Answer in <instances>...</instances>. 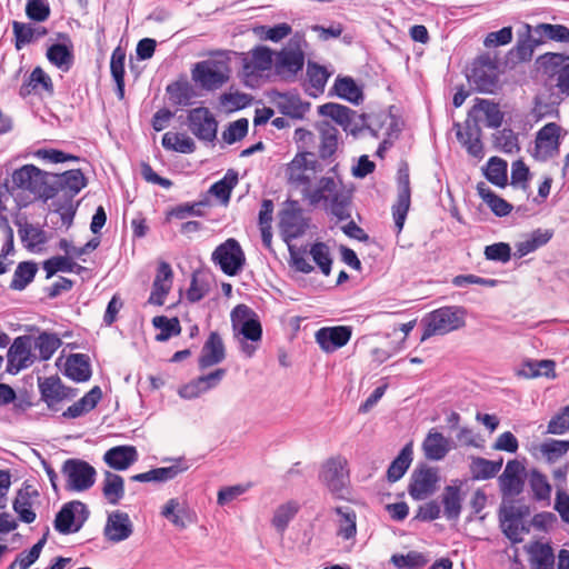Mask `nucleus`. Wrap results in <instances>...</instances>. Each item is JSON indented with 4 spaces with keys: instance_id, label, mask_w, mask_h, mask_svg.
Segmentation results:
<instances>
[{
    "instance_id": "aec40b11",
    "label": "nucleus",
    "mask_w": 569,
    "mask_h": 569,
    "mask_svg": "<svg viewBox=\"0 0 569 569\" xmlns=\"http://www.w3.org/2000/svg\"><path fill=\"white\" fill-rule=\"evenodd\" d=\"M438 480L435 469L418 468L411 475L408 492L413 500H422L435 491Z\"/></svg>"
},
{
    "instance_id": "4c0bfd02",
    "label": "nucleus",
    "mask_w": 569,
    "mask_h": 569,
    "mask_svg": "<svg viewBox=\"0 0 569 569\" xmlns=\"http://www.w3.org/2000/svg\"><path fill=\"white\" fill-rule=\"evenodd\" d=\"M422 449L428 459L439 461L449 452L450 446L442 433L431 429L423 440Z\"/></svg>"
},
{
    "instance_id": "79ce46f5",
    "label": "nucleus",
    "mask_w": 569,
    "mask_h": 569,
    "mask_svg": "<svg viewBox=\"0 0 569 569\" xmlns=\"http://www.w3.org/2000/svg\"><path fill=\"white\" fill-rule=\"evenodd\" d=\"M38 272V264L32 260L18 263L9 288L16 291L24 290L33 280Z\"/></svg>"
},
{
    "instance_id": "3c124183",
    "label": "nucleus",
    "mask_w": 569,
    "mask_h": 569,
    "mask_svg": "<svg viewBox=\"0 0 569 569\" xmlns=\"http://www.w3.org/2000/svg\"><path fill=\"white\" fill-rule=\"evenodd\" d=\"M162 147L166 150H171L184 154L193 153L196 151L194 141L184 133L166 132L162 137Z\"/></svg>"
},
{
    "instance_id": "a19ab883",
    "label": "nucleus",
    "mask_w": 569,
    "mask_h": 569,
    "mask_svg": "<svg viewBox=\"0 0 569 569\" xmlns=\"http://www.w3.org/2000/svg\"><path fill=\"white\" fill-rule=\"evenodd\" d=\"M538 63L548 78L559 79L569 61V56L558 52H547L538 58Z\"/></svg>"
},
{
    "instance_id": "dca6fc26",
    "label": "nucleus",
    "mask_w": 569,
    "mask_h": 569,
    "mask_svg": "<svg viewBox=\"0 0 569 569\" xmlns=\"http://www.w3.org/2000/svg\"><path fill=\"white\" fill-rule=\"evenodd\" d=\"M50 186L53 198L62 193L59 200H72L87 186V178L80 169L67 170L62 173L50 172Z\"/></svg>"
},
{
    "instance_id": "13d9d810",
    "label": "nucleus",
    "mask_w": 569,
    "mask_h": 569,
    "mask_svg": "<svg viewBox=\"0 0 569 569\" xmlns=\"http://www.w3.org/2000/svg\"><path fill=\"white\" fill-rule=\"evenodd\" d=\"M62 341L57 333L41 332L34 340V348L39 350L42 361L49 360L61 346Z\"/></svg>"
},
{
    "instance_id": "4d7b16f0",
    "label": "nucleus",
    "mask_w": 569,
    "mask_h": 569,
    "mask_svg": "<svg viewBox=\"0 0 569 569\" xmlns=\"http://www.w3.org/2000/svg\"><path fill=\"white\" fill-rule=\"evenodd\" d=\"M508 163L499 157H491L485 170V177L489 182L497 187H505L508 182L507 177Z\"/></svg>"
},
{
    "instance_id": "4be33fe9",
    "label": "nucleus",
    "mask_w": 569,
    "mask_h": 569,
    "mask_svg": "<svg viewBox=\"0 0 569 569\" xmlns=\"http://www.w3.org/2000/svg\"><path fill=\"white\" fill-rule=\"evenodd\" d=\"M38 497L39 491L28 481H24L21 488L17 491V496L12 502V508L18 515L20 521L24 523H32L36 520L37 515L32 510V499Z\"/></svg>"
},
{
    "instance_id": "9b49d317",
    "label": "nucleus",
    "mask_w": 569,
    "mask_h": 569,
    "mask_svg": "<svg viewBox=\"0 0 569 569\" xmlns=\"http://www.w3.org/2000/svg\"><path fill=\"white\" fill-rule=\"evenodd\" d=\"M397 201L392 206V218L397 234H399L403 229L411 204L409 164L406 161H401L397 170Z\"/></svg>"
},
{
    "instance_id": "7ed1b4c3",
    "label": "nucleus",
    "mask_w": 569,
    "mask_h": 569,
    "mask_svg": "<svg viewBox=\"0 0 569 569\" xmlns=\"http://www.w3.org/2000/svg\"><path fill=\"white\" fill-rule=\"evenodd\" d=\"M16 190L29 191L36 198L47 201L53 198L54 189L50 186V172L34 164H24L13 171L11 184L6 180L3 188L0 189V196L13 194Z\"/></svg>"
},
{
    "instance_id": "423d86ee",
    "label": "nucleus",
    "mask_w": 569,
    "mask_h": 569,
    "mask_svg": "<svg viewBox=\"0 0 569 569\" xmlns=\"http://www.w3.org/2000/svg\"><path fill=\"white\" fill-rule=\"evenodd\" d=\"M530 516V508L526 505L516 506L513 502L499 507L498 519L501 532L510 540L511 543H520L523 535L530 532V525L527 518Z\"/></svg>"
},
{
    "instance_id": "20e7f679",
    "label": "nucleus",
    "mask_w": 569,
    "mask_h": 569,
    "mask_svg": "<svg viewBox=\"0 0 569 569\" xmlns=\"http://www.w3.org/2000/svg\"><path fill=\"white\" fill-rule=\"evenodd\" d=\"M351 192L338 173V164L332 166L327 176L322 177V202L327 212L338 221L351 218Z\"/></svg>"
},
{
    "instance_id": "473e14b6",
    "label": "nucleus",
    "mask_w": 569,
    "mask_h": 569,
    "mask_svg": "<svg viewBox=\"0 0 569 569\" xmlns=\"http://www.w3.org/2000/svg\"><path fill=\"white\" fill-rule=\"evenodd\" d=\"M480 136L481 129L478 123L476 121L470 123L469 120L466 121L463 131L459 130L457 132V139L466 148L467 152L477 159L483 158V146Z\"/></svg>"
},
{
    "instance_id": "09e8293b",
    "label": "nucleus",
    "mask_w": 569,
    "mask_h": 569,
    "mask_svg": "<svg viewBox=\"0 0 569 569\" xmlns=\"http://www.w3.org/2000/svg\"><path fill=\"white\" fill-rule=\"evenodd\" d=\"M102 493L111 505H118L124 496V481L120 475L111 471L104 472Z\"/></svg>"
},
{
    "instance_id": "a18cd8bd",
    "label": "nucleus",
    "mask_w": 569,
    "mask_h": 569,
    "mask_svg": "<svg viewBox=\"0 0 569 569\" xmlns=\"http://www.w3.org/2000/svg\"><path fill=\"white\" fill-rule=\"evenodd\" d=\"M335 512L338 515L337 535L345 540L355 538L357 533V515L350 507H336Z\"/></svg>"
},
{
    "instance_id": "ddd939ff",
    "label": "nucleus",
    "mask_w": 569,
    "mask_h": 569,
    "mask_svg": "<svg viewBox=\"0 0 569 569\" xmlns=\"http://www.w3.org/2000/svg\"><path fill=\"white\" fill-rule=\"evenodd\" d=\"M561 144V127L556 122H549L538 130L535 139L533 158L547 161L559 154Z\"/></svg>"
},
{
    "instance_id": "e433bc0d",
    "label": "nucleus",
    "mask_w": 569,
    "mask_h": 569,
    "mask_svg": "<svg viewBox=\"0 0 569 569\" xmlns=\"http://www.w3.org/2000/svg\"><path fill=\"white\" fill-rule=\"evenodd\" d=\"M529 563L532 569H553L555 555L549 543L535 541L527 547Z\"/></svg>"
},
{
    "instance_id": "338daca9",
    "label": "nucleus",
    "mask_w": 569,
    "mask_h": 569,
    "mask_svg": "<svg viewBox=\"0 0 569 569\" xmlns=\"http://www.w3.org/2000/svg\"><path fill=\"white\" fill-rule=\"evenodd\" d=\"M179 508V501L176 498H171L167 501V503L163 506L161 515L169 519L176 527L180 529H184L187 527L186 518L188 520L189 516L186 511V509Z\"/></svg>"
},
{
    "instance_id": "2eb2a0df",
    "label": "nucleus",
    "mask_w": 569,
    "mask_h": 569,
    "mask_svg": "<svg viewBox=\"0 0 569 569\" xmlns=\"http://www.w3.org/2000/svg\"><path fill=\"white\" fill-rule=\"evenodd\" d=\"M188 127L192 134L203 142L217 139L218 121L207 107H198L188 112Z\"/></svg>"
},
{
    "instance_id": "4468645a",
    "label": "nucleus",
    "mask_w": 569,
    "mask_h": 569,
    "mask_svg": "<svg viewBox=\"0 0 569 569\" xmlns=\"http://www.w3.org/2000/svg\"><path fill=\"white\" fill-rule=\"evenodd\" d=\"M279 228L287 244L305 233L308 221L303 218L298 201H288L287 206L279 212Z\"/></svg>"
},
{
    "instance_id": "c756f323",
    "label": "nucleus",
    "mask_w": 569,
    "mask_h": 569,
    "mask_svg": "<svg viewBox=\"0 0 569 569\" xmlns=\"http://www.w3.org/2000/svg\"><path fill=\"white\" fill-rule=\"evenodd\" d=\"M63 375L76 382L88 381L92 375L89 356L71 353L66 360Z\"/></svg>"
},
{
    "instance_id": "39448f33",
    "label": "nucleus",
    "mask_w": 569,
    "mask_h": 569,
    "mask_svg": "<svg viewBox=\"0 0 569 569\" xmlns=\"http://www.w3.org/2000/svg\"><path fill=\"white\" fill-rule=\"evenodd\" d=\"M466 311L462 307L446 306L428 312L421 320L425 341L432 336H442L465 326Z\"/></svg>"
},
{
    "instance_id": "de8ad7c7",
    "label": "nucleus",
    "mask_w": 569,
    "mask_h": 569,
    "mask_svg": "<svg viewBox=\"0 0 569 569\" xmlns=\"http://www.w3.org/2000/svg\"><path fill=\"white\" fill-rule=\"evenodd\" d=\"M412 448L411 445H406L399 455L391 461L387 470V479L389 482L400 480L412 462Z\"/></svg>"
},
{
    "instance_id": "a878e982",
    "label": "nucleus",
    "mask_w": 569,
    "mask_h": 569,
    "mask_svg": "<svg viewBox=\"0 0 569 569\" xmlns=\"http://www.w3.org/2000/svg\"><path fill=\"white\" fill-rule=\"evenodd\" d=\"M38 388L41 400L47 405L48 409L57 411L58 405L63 400V392L67 390L58 376L38 378Z\"/></svg>"
},
{
    "instance_id": "774afa93",
    "label": "nucleus",
    "mask_w": 569,
    "mask_h": 569,
    "mask_svg": "<svg viewBox=\"0 0 569 569\" xmlns=\"http://www.w3.org/2000/svg\"><path fill=\"white\" fill-rule=\"evenodd\" d=\"M76 262L67 256H54L42 263L43 270L47 272L46 278L50 279L57 272H73Z\"/></svg>"
},
{
    "instance_id": "5701e85b",
    "label": "nucleus",
    "mask_w": 569,
    "mask_h": 569,
    "mask_svg": "<svg viewBox=\"0 0 569 569\" xmlns=\"http://www.w3.org/2000/svg\"><path fill=\"white\" fill-rule=\"evenodd\" d=\"M303 63L305 56L300 49H283L277 53L274 60L276 74L281 76L286 80L293 79L302 70Z\"/></svg>"
},
{
    "instance_id": "052dcab7",
    "label": "nucleus",
    "mask_w": 569,
    "mask_h": 569,
    "mask_svg": "<svg viewBox=\"0 0 569 569\" xmlns=\"http://www.w3.org/2000/svg\"><path fill=\"white\" fill-rule=\"evenodd\" d=\"M338 134L339 131L335 127L322 120V167L326 164V160L330 159L338 149ZM330 163L331 161L328 164Z\"/></svg>"
},
{
    "instance_id": "c85d7f7f",
    "label": "nucleus",
    "mask_w": 569,
    "mask_h": 569,
    "mask_svg": "<svg viewBox=\"0 0 569 569\" xmlns=\"http://www.w3.org/2000/svg\"><path fill=\"white\" fill-rule=\"evenodd\" d=\"M352 327L332 326L322 327V351L332 353L345 347L351 339Z\"/></svg>"
},
{
    "instance_id": "7c9ffc66",
    "label": "nucleus",
    "mask_w": 569,
    "mask_h": 569,
    "mask_svg": "<svg viewBox=\"0 0 569 569\" xmlns=\"http://www.w3.org/2000/svg\"><path fill=\"white\" fill-rule=\"evenodd\" d=\"M103 460L114 470H126L138 460V451L133 446H116L106 451Z\"/></svg>"
},
{
    "instance_id": "6e6552de",
    "label": "nucleus",
    "mask_w": 569,
    "mask_h": 569,
    "mask_svg": "<svg viewBox=\"0 0 569 569\" xmlns=\"http://www.w3.org/2000/svg\"><path fill=\"white\" fill-rule=\"evenodd\" d=\"M325 479L327 488L335 499H350L351 488L346 458L341 456L330 458L326 463Z\"/></svg>"
},
{
    "instance_id": "393cba45",
    "label": "nucleus",
    "mask_w": 569,
    "mask_h": 569,
    "mask_svg": "<svg viewBox=\"0 0 569 569\" xmlns=\"http://www.w3.org/2000/svg\"><path fill=\"white\" fill-rule=\"evenodd\" d=\"M226 358V348L221 336L217 331H211L203 343L201 355L198 359L200 369H207L211 366L222 362Z\"/></svg>"
},
{
    "instance_id": "412c9836",
    "label": "nucleus",
    "mask_w": 569,
    "mask_h": 569,
    "mask_svg": "<svg viewBox=\"0 0 569 569\" xmlns=\"http://www.w3.org/2000/svg\"><path fill=\"white\" fill-rule=\"evenodd\" d=\"M57 38L61 40L62 43L51 44L46 56L50 63L67 72L71 69L74 60L73 44L68 33L59 32Z\"/></svg>"
},
{
    "instance_id": "5fc2aeb1",
    "label": "nucleus",
    "mask_w": 569,
    "mask_h": 569,
    "mask_svg": "<svg viewBox=\"0 0 569 569\" xmlns=\"http://www.w3.org/2000/svg\"><path fill=\"white\" fill-rule=\"evenodd\" d=\"M529 486L532 491V497L537 501H549L551 497L552 487L548 481L546 475L538 469H531L529 472Z\"/></svg>"
},
{
    "instance_id": "72a5a7b5",
    "label": "nucleus",
    "mask_w": 569,
    "mask_h": 569,
    "mask_svg": "<svg viewBox=\"0 0 569 569\" xmlns=\"http://www.w3.org/2000/svg\"><path fill=\"white\" fill-rule=\"evenodd\" d=\"M41 88L49 96H53V82L48 73L41 67H36L27 80L23 81L19 89V96L26 98Z\"/></svg>"
},
{
    "instance_id": "0e129e2a",
    "label": "nucleus",
    "mask_w": 569,
    "mask_h": 569,
    "mask_svg": "<svg viewBox=\"0 0 569 569\" xmlns=\"http://www.w3.org/2000/svg\"><path fill=\"white\" fill-rule=\"evenodd\" d=\"M569 451V440L548 439L540 445V452L548 463H555Z\"/></svg>"
},
{
    "instance_id": "f3484780",
    "label": "nucleus",
    "mask_w": 569,
    "mask_h": 569,
    "mask_svg": "<svg viewBox=\"0 0 569 569\" xmlns=\"http://www.w3.org/2000/svg\"><path fill=\"white\" fill-rule=\"evenodd\" d=\"M31 349V336L17 337L7 352L6 371L10 375H17L22 369L30 367L36 360V356L32 353Z\"/></svg>"
},
{
    "instance_id": "864d4df0",
    "label": "nucleus",
    "mask_w": 569,
    "mask_h": 569,
    "mask_svg": "<svg viewBox=\"0 0 569 569\" xmlns=\"http://www.w3.org/2000/svg\"><path fill=\"white\" fill-rule=\"evenodd\" d=\"M152 326L160 330L154 337L158 342H164L171 337L181 333V325L177 317L168 318L166 316H157L152 319Z\"/></svg>"
},
{
    "instance_id": "603ef678",
    "label": "nucleus",
    "mask_w": 569,
    "mask_h": 569,
    "mask_svg": "<svg viewBox=\"0 0 569 569\" xmlns=\"http://www.w3.org/2000/svg\"><path fill=\"white\" fill-rule=\"evenodd\" d=\"M473 111H482L486 116V124L489 128L497 129L503 121V113L499 106L486 99H476V104L469 111L468 116L471 117Z\"/></svg>"
},
{
    "instance_id": "c03bdc74",
    "label": "nucleus",
    "mask_w": 569,
    "mask_h": 569,
    "mask_svg": "<svg viewBox=\"0 0 569 569\" xmlns=\"http://www.w3.org/2000/svg\"><path fill=\"white\" fill-rule=\"evenodd\" d=\"M169 100L174 106H189L196 96L193 87L186 79L169 83L166 88Z\"/></svg>"
},
{
    "instance_id": "a211bd4d",
    "label": "nucleus",
    "mask_w": 569,
    "mask_h": 569,
    "mask_svg": "<svg viewBox=\"0 0 569 569\" xmlns=\"http://www.w3.org/2000/svg\"><path fill=\"white\" fill-rule=\"evenodd\" d=\"M231 321L234 329L252 342L261 340L262 327L257 313L246 305H238L231 311Z\"/></svg>"
},
{
    "instance_id": "f8f14e48",
    "label": "nucleus",
    "mask_w": 569,
    "mask_h": 569,
    "mask_svg": "<svg viewBox=\"0 0 569 569\" xmlns=\"http://www.w3.org/2000/svg\"><path fill=\"white\" fill-rule=\"evenodd\" d=\"M89 516L90 511L84 502L72 500L57 512L53 527L61 535L74 533L83 527Z\"/></svg>"
},
{
    "instance_id": "f704fd0d",
    "label": "nucleus",
    "mask_w": 569,
    "mask_h": 569,
    "mask_svg": "<svg viewBox=\"0 0 569 569\" xmlns=\"http://www.w3.org/2000/svg\"><path fill=\"white\" fill-rule=\"evenodd\" d=\"M251 60L248 58H243V76L249 78L254 76L258 71H267L271 69L273 60H272V51L263 46L256 47L251 51Z\"/></svg>"
},
{
    "instance_id": "e2e57ef3",
    "label": "nucleus",
    "mask_w": 569,
    "mask_h": 569,
    "mask_svg": "<svg viewBox=\"0 0 569 569\" xmlns=\"http://www.w3.org/2000/svg\"><path fill=\"white\" fill-rule=\"evenodd\" d=\"M19 226V236L22 242H27L24 246L29 251H33L37 246L44 244L47 237L44 230L41 228L33 227L32 224L17 222Z\"/></svg>"
},
{
    "instance_id": "49530a36",
    "label": "nucleus",
    "mask_w": 569,
    "mask_h": 569,
    "mask_svg": "<svg viewBox=\"0 0 569 569\" xmlns=\"http://www.w3.org/2000/svg\"><path fill=\"white\" fill-rule=\"evenodd\" d=\"M532 28V32L538 37L540 44L547 40L569 42V28L563 24L539 23Z\"/></svg>"
},
{
    "instance_id": "ea45409f",
    "label": "nucleus",
    "mask_w": 569,
    "mask_h": 569,
    "mask_svg": "<svg viewBox=\"0 0 569 569\" xmlns=\"http://www.w3.org/2000/svg\"><path fill=\"white\" fill-rule=\"evenodd\" d=\"M480 66L476 64L472 69V78L477 88L481 92H492L496 87L497 78L493 73V66L489 59H480Z\"/></svg>"
},
{
    "instance_id": "2f4dec72",
    "label": "nucleus",
    "mask_w": 569,
    "mask_h": 569,
    "mask_svg": "<svg viewBox=\"0 0 569 569\" xmlns=\"http://www.w3.org/2000/svg\"><path fill=\"white\" fill-rule=\"evenodd\" d=\"M329 97H339L348 102L358 106L363 100L362 89L351 77H337L332 88L328 92Z\"/></svg>"
},
{
    "instance_id": "0eeeda50",
    "label": "nucleus",
    "mask_w": 569,
    "mask_h": 569,
    "mask_svg": "<svg viewBox=\"0 0 569 569\" xmlns=\"http://www.w3.org/2000/svg\"><path fill=\"white\" fill-rule=\"evenodd\" d=\"M229 58L208 59L197 62L191 71L192 79L206 90H216L230 79Z\"/></svg>"
},
{
    "instance_id": "8fccbe9b",
    "label": "nucleus",
    "mask_w": 569,
    "mask_h": 569,
    "mask_svg": "<svg viewBox=\"0 0 569 569\" xmlns=\"http://www.w3.org/2000/svg\"><path fill=\"white\" fill-rule=\"evenodd\" d=\"M477 190L479 196L497 217H506L511 212L512 206L490 190L485 182L478 183Z\"/></svg>"
},
{
    "instance_id": "cd10ccee",
    "label": "nucleus",
    "mask_w": 569,
    "mask_h": 569,
    "mask_svg": "<svg viewBox=\"0 0 569 569\" xmlns=\"http://www.w3.org/2000/svg\"><path fill=\"white\" fill-rule=\"evenodd\" d=\"M189 466L183 458L176 459L169 467H160L132 476L130 479L137 482H166L174 479L181 472L188 470Z\"/></svg>"
},
{
    "instance_id": "f257e3e1",
    "label": "nucleus",
    "mask_w": 569,
    "mask_h": 569,
    "mask_svg": "<svg viewBox=\"0 0 569 569\" xmlns=\"http://www.w3.org/2000/svg\"><path fill=\"white\" fill-rule=\"evenodd\" d=\"M320 163L313 152L299 151L286 166L288 184L302 193L311 206L320 202Z\"/></svg>"
},
{
    "instance_id": "58836bf2",
    "label": "nucleus",
    "mask_w": 569,
    "mask_h": 569,
    "mask_svg": "<svg viewBox=\"0 0 569 569\" xmlns=\"http://www.w3.org/2000/svg\"><path fill=\"white\" fill-rule=\"evenodd\" d=\"M277 108L291 118H302L309 109V103L302 102L299 94L292 92L278 93Z\"/></svg>"
},
{
    "instance_id": "bb28decb",
    "label": "nucleus",
    "mask_w": 569,
    "mask_h": 569,
    "mask_svg": "<svg viewBox=\"0 0 569 569\" xmlns=\"http://www.w3.org/2000/svg\"><path fill=\"white\" fill-rule=\"evenodd\" d=\"M461 485V481L455 480L452 485L443 488L441 505L443 507V516L449 521H458L460 518L463 501Z\"/></svg>"
},
{
    "instance_id": "680f3d73",
    "label": "nucleus",
    "mask_w": 569,
    "mask_h": 569,
    "mask_svg": "<svg viewBox=\"0 0 569 569\" xmlns=\"http://www.w3.org/2000/svg\"><path fill=\"white\" fill-rule=\"evenodd\" d=\"M553 360H529L523 363L521 373L527 378L555 377Z\"/></svg>"
},
{
    "instance_id": "1a4fd4ad",
    "label": "nucleus",
    "mask_w": 569,
    "mask_h": 569,
    "mask_svg": "<svg viewBox=\"0 0 569 569\" xmlns=\"http://www.w3.org/2000/svg\"><path fill=\"white\" fill-rule=\"evenodd\" d=\"M211 260L219 266L221 271L230 277L237 276L246 264V256L234 238H229L220 243L212 252Z\"/></svg>"
},
{
    "instance_id": "6ab92c4d",
    "label": "nucleus",
    "mask_w": 569,
    "mask_h": 569,
    "mask_svg": "<svg viewBox=\"0 0 569 569\" xmlns=\"http://www.w3.org/2000/svg\"><path fill=\"white\" fill-rule=\"evenodd\" d=\"M526 467L518 459L509 460L503 472L499 477V487L503 500L513 498L523 491Z\"/></svg>"
},
{
    "instance_id": "f03ea898",
    "label": "nucleus",
    "mask_w": 569,
    "mask_h": 569,
    "mask_svg": "<svg viewBox=\"0 0 569 569\" xmlns=\"http://www.w3.org/2000/svg\"><path fill=\"white\" fill-rule=\"evenodd\" d=\"M322 118L331 119L336 124L340 126L343 131L353 136L358 134L362 130H369L375 137L378 136V131L381 128L382 119H387L388 116L385 113H358L347 106L328 102L323 103L321 108Z\"/></svg>"
},
{
    "instance_id": "c9c22d12",
    "label": "nucleus",
    "mask_w": 569,
    "mask_h": 569,
    "mask_svg": "<svg viewBox=\"0 0 569 569\" xmlns=\"http://www.w3.org/2000/svg\"><path fill=\"white\" fill-rule=\"evenodd\" d=\"M526 33L520 36L516 46L510 50L509 56L512 61L526 62L532 59L535 49L540 46L538 37L532 32V27L526 24Z\"/></svg>"
},
{
    "instance_id": "69168bd1",
    "label": "nucleus",
    "mask_w": 569,
    "mask_h": 569,
    "mask_svg": "<svg viewBox=\"0 0 569 569\" xmlns=\"http://www.w3.org/2000/svg\"><path fill=\"white\" fill-rule=\"evenodd\" d=\"M207 206H209L208 199L178 204L168 211V219L176 218L183 220L188 216L203 217L204 212L201 211V208Z\"/></svg>"
},
{
    "instance_id": "9d476101",
    "label": "nucleus",
    "mask_w": 569,
    "mask_h": 569,
    "mask_svg": "<svg viewBox=\"0 0 569 569\" xmlns=\"http://www.w3.org/2000/svg\"><path fill=\"white\" fill-rule=\"evenodd\" d=\"M66 478V489L69 491H86L96 480V469L87 461L77 458L67 459L61 468Z\"/></svg>"
},
{
    "instance_id": "bf43d9fd",
    "label": "nucleus",
    "mask_w": 569,
    "mask_h": 569,
    "mask_svg": "<svg viewBox=\"0 0 569 569\" xmlns=\"http://www.w3.org/2000/svg\"><path fill=\"white\" fill-rule=\"evenodd\" d=\"M298 511L299 505L296 501H288L280 505L276 509L271 519L272 526L277 529V531L283 532Z\"/></svg>"
},
{
    "instance_id": "6e6d98bb",
    "label": "nucleus",
    "mask_w": 569,
    "mask_h": 569,
    "mask_svg": "<svg viewBox=\"0 0 569 569\" xmlns=\"http://www.w3.org/2000/svg\"><path fill=\"white\" fill-rule=\"evenodd\" d=\"M238 180V172L233 169H229L222 179L210 187L209 192L223 203H228L232 189L237 186Z\"/></svg>"
},
{
    "instance_id": "37998d69",
    "label": "nucleus",
    "mask_w": 569,
    "mask_h": 569,
    "mask_svg": "<svg viewBox=\"0 0 569 569\" xmlns=\"http://www.w3.org/2000/svg\"><path fill=\"white\" fill-rule=\"evenodd\" d=\"M502 458L497 461L482 457H472L470 463V472L473 480H489L500 471L502 467Z\"/></svg>"
},
{
    "instance_id": "b1692460",
    "label": "nucleus",
    "mask_w": 569,
    "mask_h": 569,
    "mask_svg": "<svg viewBox=\"0 0 569 569\" xmlns=\"http://www.w3.org/2000/svg\"><path fill=\"white\" fill-rule=\"evenodd\" d=\"M133 528L129 515L122 511H113L108 516L103 535L112 542H120L132 535Z\"/></svg>"
}]
</instances>
